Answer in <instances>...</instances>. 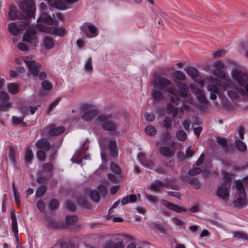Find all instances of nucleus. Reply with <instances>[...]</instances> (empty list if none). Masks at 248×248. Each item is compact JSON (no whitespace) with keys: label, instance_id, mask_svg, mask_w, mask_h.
<instances>
[{"label":"nucleus","instance_id":"obj_1","mask_svg":"<svg viewBox=\"0 0 248 248\" xmlns=\"http://www.w3.org/2000/svg\"><path fill=\"white\" fill-rule=\"evenodd\" d=\"M152 84L154 88L151 91V94L155 101L160 102L164 99V93H168L170 95V101L176 105L181 100V96L189 103L192 102L191 97L188 95L189 86L185 82L177 81L176 83V86L180 90L179 94L176 93V88L172 82L164 77L155 76Z\"/></svg>","mask_w":248,"mask_h":248},{"label":"nucleus","instance_id":"obj_2","mask_svg":"<svg viewBox=\"0 0 248 248\" xmlns=\"http://www.w3.org/2000/svg\"><path fill=\"white\" fill-rule=\"evenodd\" d=\"M9 16L11 20L19 19L20 21L10 23L8 25V31L12 35L18 34L22 30L28 28L30 24V20L17 11L15 5H11L10 7Z\"/></svg>","mask_w":248,"mask_h":248},{"label":"nucleus","instance_id":"obj_3","mask_svg":"<svg viewBox=\"0 0 248 248\" xmlns=\"http://www.w3.org/2000/svg\"><path fill=\"white\" fill-rule=\"evenodd\" d=\"M232 76L241 86L237 90L239 93L244 95L248 93V73L240 69H235L232 72Z\"/></svg>","mask_w":248,"mask_h":248},{"label":"nucleus","instance_id":"obj_4","mask_svg":"<svg viewBox=\"0 0 248 248\" xmlns=\"http://www.w3.org/2000/svg\"><path fill=\"white\" fill-rule=\"evenodd\" d=\"M224 181L217 188V195L220 198L227 201L230 197L229 189L232 179L227 172L224 173Z\"/></svg>","mask_w":248,"mask_h":248},{"label":"nucleus","instance_id":"obj_5","mask_svg":"<svg viewBox=\"0 0 248 248\" xmlns=\"http://www.w3.org/2000/svg\"><path fill=\"white\" fill-rule=\"evenodd\" d=\"M96 121L100 123L104 130L110 131L116 135L119 134V132L117 131L118 127V123L108 120L107 117L104 115L98 116Z\"/></svg>","mask_w":248,"mask_h":248},{"label":"nucleus","instance_id":"obj_6","mask_svg":"<svg viewBox=\"0 0 248 248\" xmlns=\"http://www.w3.org/2000/svg\"><path fill=\"white\" fill-rule=\"evenodd\" d=\"M20 9L22 11L26 17H34V14L35 11V7L33 0H22L19 2L18 4Z\"/></svg>","mask_w":248,"mask_h":248},{"label":"nucleus","instance_id":"obj_7","mask_svg":"<svg viewBox=\"0 0 248 248\" xmlns=\"http://www.w3.org/2000/svg\"><path fill=\"white\" fill-rule=\"evenodd\" d=\"M36 29H30L27 30L23 35L22 40L31 46H35L38 43Z\"/></svg>","mask_w":248,"mask_h":248},{"label":"nucleus","instance_id":"obj_8","mask_svg":"<svg viewBox=\"0 0 248 248\" xmlns=\"http://www.w3.org/2000/svg\"><path fill=\"white\" fill-rule=\"evenodd\" d=\"M108 193L106 186L102 184L98 186L96 190H92L90 192V196L91 200L94 202H99L100 197H105Z\"/></svg>","mask_w":248,"mask_h":248},{"label":"nucleus","instance_id":"obj_9","mask_svg":"<svg viewBox=\"0 0 248 248\" xmlns=\"http://www.w3.org/2000/svg\"><path fill=\"white\" fill-rule=\"evenodd\" d=\"M81 108L82 111H85L81 116V118L85 121H90L92 120L98 113V110L93 108L90 105H83L81 106Z\"/></svg>","mask_w":248,"mask_h":248},{"label":"nucleus","instance_id":"obj_10","mask_svg":"<svg viewBox=\"0 0 248 248\" xmlns=\"http://www.w3.org/2000/svg\"><path fill=\"white\" fill-rule=\"evenodd\" d=\"M10 97L5 91L0 92V110L7 111L12 108V103L10 101Z\"/></svg>","mask_w":248,"mask_h":248},{"label":"nucleus","instance_id":"obj_11","mask_svg":"<svg viewBox=\"0 0 248 248\" xmlns=\"http://www.w3.org/2000/svg\"><path fill=\"white\" fill-rule=\"evenodd\" d=\"M187 74L192 78L197 83L200 84L203 86L204 84L203 80H202L201 78L199 75L198 70L192 66H188L186 69Z\"/></svg>","mask_w":248,"mask_h":248},{"label":"nucleus","instance_id":"obj_12","mask_svg":"<svg viewBox=\"0 0 248 248\" xmlns=\"http://www.w3.org/2000/svg\"><path fill=\"white\" fill-rule=\"evenodd\" d=\"M162 204L167 207L168 209L175 212L176 213H181L182 212H186V209L181 206L173 204L165 200H162L161 201Z\"/></svg>","mask_w":248,"mask_h":248},{"label":"nucleus","instance_id":"obj_13","mask_svg":"<svg viewBox=\"0 0 248 248\" xmlns=\"http://www.w3.org/2000/svg\"><path fill=\"white\" fill-rule=\"evenodd\" d=\"M24 62L28 66L30 73L33 75V76H37L41 65L35 61L25 60Z\"/></svg>","mask_w":248,"mask_h":248},{"label":"nucleus","instance_id":"obj_14","mask_svg":"<svg viewBox=\"0 0 248 248\" xmlns=\"http://www.w3.org/2000/svg\"><path fill=\"white\" fill-rule=\"evenodd\" d=\"M208 81L209 84L207 86L208 90L216 93L217 94L219 93L220 90L218 86L220 84V82L214 77L210 76L208 78Z\"/></svg>","mask_w":248,"mask_h":248},{"label":"nucleus","instance_id":"obj_15","mask_svg":"<svg viewBox=\"0 0 248 248\" xmlns=\"http://www.w3.org/2000/svg\"><path fill=\"white\" fill-rule=\"evenodd\" d=\"M180 179L183 182L190 185L196 189H198L201 187V184L197 178H189L186 175H181Z\"/></svg>","mask_w":248,"mask_h":248},{"label":"nucleus","instance_id":"obj_16","mask_svg":"<svg viewBox=\"0 0 248 248\" xmlns=\"http://www.w3.org/2000/svg\"><path fill=\"white\" fill-rule=\"evenodd\" d=\"M78 0H57L54 1L51 3L56 8L61 9L64 10L67 8V4H71L77 2Z\"/></svg>","mask_w":248,"mask_h":248},{"label":"nucleus","instance_id":"obj_17","mask_svg":"<svg viewBox=\"0 0 248 248\" xmlns=\"http://www.w3.org/2000/svg\"><path fill=\"white\" fill-rule=\"evenodd\" d=\"M46 129L48 135L56 136L62 133L65 130V128L62 126L56 127L55 125L51 124L46 127Z\"/></svg>","mask_w":248,"mask_h":248},{"label":"nucleus","instance_id":"obj_18","mask_svg":"<svg viewBox=\"0 0 248 248\" xmlns=\"http://www.w3.org/2000/svg\"><path fill=\"white\" fill-rule=\"evenodd\" d=\"M217 141L218 144L222 147L223 152L225 153H230L232 152L233 147L231 145L228 144L226 139L219 137H217Z\"/></svg>","mask_w":248,"mask_h":248},{"label":"nucleus","instance_id":"obj_19","mask_svg":"<svg viewBox=\"0 0 248 248\" xmlns=\"http://www.w3.org/2000/svg\"><path fill=\"white\" fill-rule=\"evenodd\" d=\"M11 218L12 219V231L16 238V240L18 241V231L16 212L14 209L12 210L11 211Z\"/></svg>","mask_w":248,"mask_h":248},{"label":"nucleus","instance_id":"obj_20","mask_svg":"<svg viewBox=\"0 0 248 248\" xmlns=\"http://www.w3.org/2000/svg\"><path fill=\"white\" fill-rule=\"evenodd\" d=\"M246 194H239L236 200L234 201L235 206L238 208H242L247 205Z\"/></svg>","mask_w":248,"mask_h":248},{"label":"nucleus","instance_id":"obj_21","mask_svg":"<svg viewBox=\"0 0 248 248\" xmlns=\"http://www.w3.org/2000/svg\"><path fill=\"white\" fill-rule=\"evenodd\" d=\"M164 186H167V185L160 180H156L150 185V188L152 191L158 193L164 189Z\"/></svg>","mask_w":248,"mask_h":248},{"label":"nucleus","instance_id":"obj_22","mask_svg":"<svg viewBox=\"0 0 248 248\" xmlns=\"http://www.w3.org/2000/svg\"><path fill=\"white\" fill-rule=\"evenodd\" d=\"M36 147L38 149L47 151L50 149L51 145L47 140L43 138L36 141Z\"/></svg>","mask_w":248,"mask_h":248},{"label":"nucleus","instance_id":"obj_23","mask_svg":"<svg viewBox=\"0 0 248 248\" xmlns=\"http://www.w3.org/2000/svg\"><path fill=\"white\" fill-rule=\"evenodd\" d=\"M195 94L197 95L198 100L204 106H208V101L204 93L201 89H196Z\"/></svg>","mask_w":248,"mask_h":248},{"label":"nucleus","instance_id":"obj_24","mask_svg":"<svg viewBox=\"0 0 248 248\" xmlns=\"http://www.w3.org/2000/svg\"><path fill=\"white\" fill-rule=\"evenodd\" d=\"M116 142L114 140H110L108 143V147L109 149V155L113 157H116L118 155V152L116 151Z\"/></svg>","mask_w":248,"mask_h":248},{"label":"nucleus","instance_id":"obj_25","mask_svg":"<svg viewBox=\"0 0 248 248\" xmlns=\"http://www.w3.org/2000/svg\"><path fill=\"white\" fill-rule=\"evenodd\" d=\"M159 152L163 156L167 158H170L174 155V151L166 146L161 147L159 148Z\"/></svg>","mask_w":248,"mask_h":248},{"label":"nucleus","instance_id":"obj_26","mask_svg":"<svg viewBox=\"0 0 248 248\" xmlns=\"http://www.w3.org/2000/svg\"><path fill=\"white\" fill-rule=\"evenodd\" d=\"M38 22H44L48 25H52L53 24V20L50 16H47V13L41 15L40 17L37 19Z\"/></svg>","mask_w":248,"mask_h":248},{"label":"nucleus","instance_id":"obj_27","mask_svg":"<svg viewBox=\"0 0 248 248\" xmlns=\"http://www.w3.org/2000/svg\"><path fill=\"white\" fill-rule=\"evenodd\" d=\"M77 202L81 205L83 207L88 209H90L92 207V205L90 202L83 197H79L77 198Z\"/></svg>","mask_w":248,"mask_h":248},{"label":"nucleus","instance_id":"obj_28","mask_svg":"<svg viewBox=\"0 0 248 248\" xmlns=\"http://www.w3.org/2000/svg\"><path fill=\"white\" fill-rule=\"evenodd\" d=\"M137 200V196L135 194H130L129 196L124 197L122 200V203L123 205H126L129 202L133 203Z\"/></svg>","mask_w":248,"mask_h":248},{"label":"nucleus","instance_id":"obj_29","mask_svg":"<svg viewBox=\"0 0 248 248\" xmlns=\"http://www.w3.org/2000/svg\"><path fill=\"white\" fill-rule=\"evenodd\" d=\"M33 157L31 150L29 147H26L25 153V161L28 164L31 163Z\"/></svg>","mask_w":248,"mask_h":248},{"label":"nucleus","instance_id":"obj_30","mask_svg":"<svg viewBox=\"0 0 248 248\" xmlns=\"http://www.w3.org/2000/svg\"><path fill=\"white\" fill-rule=\"evenodd\" d=\"M233 237L238 240H248V234L243 232L236 231L233 232Z\"/></svg>","mask_w":248,"mask_h":248},{"label":"nucleus","instance_id":"obj_31","mask_svg":"<svg viewBox=\"0 0 248 248\" xmlns=\"http://www.w3.org/2000/svg\"><path fill=\"white\" fill-rule=\"evenodd\" d=\"M19 85L16 83H10L7 87L9 92L12 94H16L19 92Z\"/></svg>","mask_w":248,"mask_h":248},{"label":"nucleus","instance_id":"obj_32","mask_svg":"<svg viewBox=\"0 0 248 248\" xmlns=\"http://www.w3.org/2000/svg\"><path fill=\"white\" fill-rule=\"evenodd\" d=\"M240 88V87H236L235 90H230L228 91L227 94L229 97H230L232 100H237L239 98V92H238L237 89Z\"/></svg>","mask_w":248,"mask_h":248},{"label":"nucleus","instance_id":"obj_33","mask_svg":"<svg viewBox=\"0 0 248 248\" xmlns=\"http://www.w3.org/2000/svg\"><path fill=\"white\" fill-rule=\"evenodd\" d=\"M234 145L237 150L240 152H244L247 149V146L245 143L239 140H235Z\"/></svg>","mask_w":248,"mask_h":248},{"label":"nucleus","instance_id":"obj_34","mask_svg":"<svg viewBox=\"0 0 248 248\" xmlns=\"http://www.w3.org/2000/svg\"><path fill=\"white\" fill-rule=\"evenodd\" d=\"M44 44L45 48L47 49L52 48L54 45L53 39L49 37H46L44 38Z\"/></svg>","mask_w":248,"mask_h":248},{"label":"nucleus","instance_id":"obj_35","mask_svg":"<svg viewBox=\"0 0 248 248\" xmlns=\"http://www.w3.org/2000/svg\"><path fill=\"white\" fill-rule=\"evenodd\" d=\"M59 205H60V203H59V201L57 200L53 199L49 203V205H48L49 210L51 211H55L59 208Z\"/></svg>","mask_w":248,"mask_h":248},{"label":"nucleus","instance_id":"obj_36","mask_svg":"<svg viewBox=\"0 0 248 248\" xmlns=\"http://www.w3.org/2000/svg\"><path fill=\"white\" fill-rule=\"evenodd\" d=\"M84 68L86 72L92 73L93 66V61L91 57L89 58L85 62L84 64Z\"/></svg>","mask_w":248,"mask_h":248},{"label":"nucleus","instance_id":"obj_37","mask_svg":"<svg viewBox=\"0 0 248 248\" xmlns=\"http://www.w3.org/2000/svg\"><path fill=\"white\" fill-rule=\"evenodd\" d=\"M213 74L218 78L225 79L226 78L225 73L221 69H214L213 71Z\"/></svg>","mask_w":248,"mask_h":248},{"label":"nucleus","instance_id":"obj_38","mask_svg":"<svg viewBox=\"0 0 248 248\" xmlns=\"http://www.w3.org/2000/svg\"><path fill=\"white\" fill-rule=\"evenodd\" d=\"M47 190V186L45 185H42L39 186L36 191V196L37 197H42L46 192Z\"/></svg>","mask_w":248,"mask_h":248},{"label":"nucleus","instance_id":"obj_39","mask_svg":"<svg viewBox=\"0 0 248 248\" xmlns=\"http://www.w3.org/2000/svg\"><path fill=\"white\" fill-rule=\"evenodd\" d=\"M145 131L146 134L150 136H153L156 133L155 127L151 125L147 126L145 128Z\"/></svg>","mask_w":248,"mask_h":248},{"label":"nucleus","instance_id":"obj_40","mask_svg":"<svg viewBox=\"0 0 248 248\" xmlns=\"http://www.w3.org/2000/svg\"><path fill=\"white\" fill-rule=\"evenodd\" d=\"M236 186L239 194H244V193H246L245 189L241 180H238L236 181Z\"/></svg>","mask_w":248,"mask_h":248},{"label":"nucleus","instance_id":"obj_41","mask_svg":"<svg viewBox=\"0 0 248 248\" xmlns=\"http://www.w3.org/2000/svg\"><path fill=\"white\" fill-rule=\"evenodd\" d=\"M173 75L176 79L180 81H183L186 79V76L185 74L179 70L175 71L174 72Z\"/></svg>","mask_w":248,"mask_h":248},{"label":"nucleus","instance_id":"obj_42","mask_svg":"<svg viewBox=\"0 0 248 248\" xmlns=\"http://www.w3.org/2000/svg\"><path fill=\"white\" fill-rule=\"evenodd\" d=\"M78 220V217L76 215L67 216L65 217L66 222L68 224H73Z\"/></svg>","mask_w":248,"mask_h":248},{"label":"nucleus","instance_id":"obj_43","mask_svg":"<svg viewBox=\"0 0 248 248\" xmlns=\"http://www.w3.org/2000/svg\"><path fill=\"white\" fill-rule=\"evenodd\" d=\"M42 88L46 91H50L52 89L53 85L48 80H44L41 83Z\"/></svg>","mask_w":248,"mask_h":248},{"label":"nucleus","instance_id":"obj_44","mask_svg":"<svg viewBox=\"0 0 248 248\" xmlns=\"http://www.w3.org/2000/svg\"><path fill=\"white\" fill-rule=\"evenodd\" d=\"M176 137L179 140L184 141L186 139V134L185 131L179 130L176 132Z\"/></svg>","mask_w":248,"mask_h":248},{"label":"nucleus","instance_id":"obj_45","mask_svg":"<svg viewBox=\"0 0 248 248\" xmlns=\"http://www.w3.org/2000/svg\"><path fill=\"white\" fill-rule=\"evenodd\" d=\"M65 30L62 28H53L52 29V32L54 34H57L59 36H62L65 32Z\"/></svg>","mask_w":248,"mask_h":248},{"label":"nucleus","instance_id":"obj_46","mask_svg":"<svg viewBox=\"0 0 248 248\" xmlns=\"http://www.w3.org/2000/svg\"><path fill=\"white\" fill-rule=\"evenodd\" d=\"M90 25V24L88 22H85L80 27L81 31L84 32L88 38L92 37L91 35L89 34L88 32V30L89 29V27Z\"/></svg>","mask_w":248,"mask_h":248},{"label":"nucleus","instance_id":"obj_47","mask_svg":"<svg viewBox=\"0 0 248 248\" xmlns=\"http://www.w3.org/2000/svg\"><path fill=\"white\" fill-rule=\"evenodd\" d=\"M12 187L14 191L15 202L17 205L19 206L20 204V194L17 191L14 183H13Z\"/></svg>","mask_w":248,"mask_h":248},{"label":"nucleus","instance_id":"obj_48","mask_svg":"<svg viewBox=\"0 0 248 248\" xmlns=\"http://www.w3.org/2000/svg\"><path fill=\"white\" fill-rule=\"evenodd\" d=\"M168 16V14L167 13L162 11H157L155 14V19L157 20V19H161L162 20L163 19H165Z\"/></svg>","mask_w":248,"mask_h":248},{"label":"nucleus","instance_id":"obj_49","mask_svg":"<svg viewBox=\"0 0 248 248\" xmlns=\"http://www.w3.org/2000/svg\"><path fill=\"white\" fill-rule=\"evenodd\" d=\"M172 120L170 117H166L163 121L164 127L167 128V129L171 130L172 128Z\"/></svg>","mask_w":248,"mask_h":248},{"label":"nucleus","instance_id":"obj_50","mask_svg":"<svg viewBox=\"0 0 248 248\" xmlns=\"http://www.w3.org/2000/svg\"><path fill=\"white\" fill-rule=\"evenodd\" d=\"M45 150H38L36 152V156L41 161H44L46 158Z\"/></svg>","mask_w":248,"mask_h":248},{"label":"nucleus","instance_id":"obj_51","mask_svg":"<svg viewBox=\"0 0 248 248\" xmlns=\"http://www.w3.org/2000/svg\"><path fill=\"white\" fill-rule=\"evenodd\" d=\"M202 172V169L200 168L197 167L190 170L188 172V174L189 176H193L201 174Z\"/></svg>","mask_w":248,"mask_h":248},{"label":"nucleus","instance_id":"obj_52","mask_svg":"<svg viewBox=\"0 0 248 248\" xmlns=\"http://www.w3.org/2000/svg\"><path fill=\"white\" fill-rule=\"evenodd\" d=\"M110 169L112 171L117 174H119L121 172V169L119 166L115 163H111L110 165Z\"/></svg>","mask_w":248,"mask_h":248},{"label":"nucleus","instance_id":"obj_53","mask_svg":"<svg viewBox=\"0 0 248 248\" xmlns=\"http://www.w3.org/2000/svg\"><path fill=\"white\" fill-rule=\"evenodd\" d=\"M43 170L46 172H51L53 170V166L51 163H45L42 166Z\"/></svg>","mask_w":248,"mask_h":248},{"label":"nucleus","instance_id":"obj_54","mask_svg":"<svg viewBox=\"0 0 248 248\" xmlns=\"http://www.w3.org/2000/svg\"><path fill=\"white\" fill-rule=\"evenodd\" d=\"M65 207L69 211L74 212L76 210V206L74 203L70 201H67L65 203Z\"/></svg>","mask_w":248,"mask_h":248},{"label":"nucleus","instance_id":"obj_55","mask_svg":"<svg viewBox=\"0 0 248 248\" xmlns=\"http://www.w3.org/2000/svg\"><path fill=\"white\" fill-rule=\"evenodd\" d=\"M61 100V98H58L56 99L51 104H50L47 110V113H49L59 103Z\"/></svg>","mask_w":248,"mask_h":248},{"label":"nucleus","instance_id":"obj_56","mask_svg":"<svg viewBox=\"0 0 248 248\" xmlns=\"http://www.w3.org/2000/svg\"><path fill=\"white\" fill-rule=\"evenodd\" d=\"M169 130L166 129V132L162 135V140L163 142H167L171 138Z\"/></svg>","mask_w":248,"mask_h":248},{"label":"nucleus","instance_id":"obj_57","mask_svg":"<svg viewBox=\"0 0 248 248\" xmlns=\"http://www.w3.org/2000/svg\"><path fill=\"white\" fill-rule=\"evenodd\" d=\"M234 84L232 80L230 79H226L224 82L222 83V87L224 89L229 88L233 87Z\"/></svg>","mask_w":248,"mask_h":248},{"label":"nucleus","instance_id":"obj_58","mask_svg":"<svg viewBox=\"0 0 248 248\" xmlns=\"http://www.w3.org/2000/svg\"><path fill=\"white\" fill-rule=\"evenodd\" d=\"M12 119L13 124L17 125L23 123L24 117H17L14 116L12 117Z\"/></svg>","mask_w":248,"mask_h":248},{"label":"nucleus","instance_id":"obj_59","mask_svg":"<svg viewBox=\"0 0 248 248\" xmlns=\"http://www.w3.org/2000/svg\"><path fill=\"white\" fill-rule=\"evenodd\" d=\"M9 158L12 163L15 164L16 161L15 151L12 148L10 149Z\"/></svg>","mask_w":248,"mask_h":248},{"label":"nucleus","instance_id":"obj_60","mask_svg":"<svg viewBox=\"0 0 248 248\" xmlns=\"http://www.w3.org/2000/svg\"><path fill=\"white\" fill-rule=\"evenodd\" d=\"M88 30L93 34V35L91 36L92 37H95L97 36V29L95 26L90 24V25L89 27Z\"/></svg>","mask_w":248,"mask_h":248},{"label":"nucleus","instance_id":"obj_61","mask_svg":"<svg viewBox=\"0 0 248 248\" xmlns=\"http://www.w3.org/2000/svg\"><path fill=\"white\" fill-rule=\"evenodd\" d=\"M37 207L41 212H44L45 210L46 205L45 203L42 200H39L37 202Z\"/></svg>","mask_w":248,"mask_h":248},{"label":"nucleus","instance_id":"obj_62","mask_svg":"<svg viewBox=\"0 0 248 248\" xmlns=\"http://www.w3.org/2000/svg\"><path fill=\"white\" fill-rule=\"evenodd\" d=\"M226 53L225 50H219L213 53V55L214 58H219L223 56Z\"/></svg>","mask_w":248,"mask_h":248},{"label":"nucleus","instance_id":"obj_63","mask_svg":"<svg viewBox=\"0 0 248 248\" xmlns=\"http://www.w3.org/2000/svg\"><path fill=\"white\" fill-rule=\"evenodd\" d=\"M144 116L147 121L153 122L155 119V115L153 113H145Z\"/></svg>","mask_w":248,"mask_h":248},{"label":"nucleus","instance_id":"obj_64","mask_svg":"<svg viewBox=\"0 0 248 248\" xmlns=\"http://www.w3.org/2000/svg\"><path fill=\"white\" fill-rule=\"evenodd\" d=\"M17 47L18 49L21 51H25L28 50V47L24 43H19L17 45Z\"/></svg>","mask_w":248,"mask_h":248}]
</instances>
